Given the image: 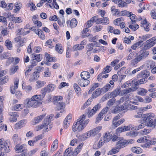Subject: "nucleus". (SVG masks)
Wrapping results in <instances>:
<instances>
[{
  "mask_svg": "<svg viewBox=\"0 0 156 156\" xmlns=\"http://www.w3.org/2000/svg\"><path fill=\"white\" fill-rule=\"evenodd\" d=\"M105 142L104 140L101 138L98 143L95 144L93 145V147L95 149H98L101 147Z\"/></svg>",
  "mask_w": 156,
  "mask_h": 156,
  "instance_id": "nucleus-27",
  "label": "nucleus"
},
{
  "mask_svg": "<svg viewBox=\"0 0 156 156\" xmlns=\"http://www.w3.org/2000/svg\"><path fill=\"white\" fill-rule=\"evenodd\" d=\"M111 87L110 85L107 83L103 88H100L102 93H105L108 91Z\"/></svg>",
  "mask_w": 156,
  "mask_h": 156,
  "instance_id": "nucleus-43",
  "label": "nucleus"
},
{
  "mask_svg": "<svg viewBox=\"0 0 156 156\" xmlns=\"http://www.w3.org/2000/svg\"><path fill=\"white\" fill-rule=\"evenodd\" d=\"M137 142L139 143H147L151 144H152L151 139L149 136H144L137 140Z\"/></svg>",
  "mask_w": 156,
  "mask_h": 156,
  "instance_id": "nucleus-13",
  "label": "nucleus"
},
{
  "mask_svg": "<svg viewBox=\"0 0 156 156\" xmlns=\"http://www.w3.org/2000/svg\"><path fill=\"white\" fill-rule=\"evenodd\" d=\"M58 147V141L57 140H55L52 144L51 150L53 152L55 151Z\"/></svg>",
  "mask_w": 156,
  "mask_h": 156,
  "instance_id": "nucleus-30",
  "label": "nucleus"
},
{
  "mask_svg": "<svg viewBox=\"0 0 156 156\" xmlns=\"http://www.w3.org/2000/svg\"><path fill=\"white\" fill-rule=\"evenodd\" d=\"M22 87L23 89L28 92H29L31 91L32 89V87L31 86L29 85L27 86L23 83L22 84Z\"/></svg>",
  "mask_w": 156,
  "mask_h": 156,
  "instance_id": "nucleus-49",
  "label": "nucleus"
},
{
  "mask_svg": "<svg viewBox=\"0 0 156 156\" xmlns=\"http://www.w3.org/2000/svg\"><path fill=\"white\" fill-rule=\"evenodd\" d=\"M145 125L148 127H154L156 126V124L154 119H152L146 122Z\"/></svg>",
  "mask_w": 156,
  "mask_h": 156,
  "instance_id": "nucleus-33",
  "label": "nucleus"
},
{
  "mask_svg": "<svg viewBox=\"0 0 156 156\" xmlns=\"http://www.w3.org/2000/svg\"><path fill=\"white\" fill-rule=\"evenodd\" d=\"M120 149L119 147L116 144V146L112 147V149L109 151L108 154L111 155L117 154L119 152Z\"/></svg>",
  "mask_w": 156,
  "mask_h": 156,
  "instance_id": "nucleus-29",
  "label": "nucleus"
},
{
  "mask_svg": "<svg viewBox=\"0 0 156 156\" xmlns=\"http://www.w3.org/2000/svg\"><path fill=\"white\" fill-rule=\"evenodd\" d=\"M45 55L47 60L49 62H55L56 61L55 58H53V57H51V56L48 53H45Z\"/></svg>",
  "mask_w": 156,
  "mask_h": 156,
  "instance_id": "nucleus-46",
  "label": "nucleus"
},
{
  "mask_svg": "<svg viewBox=\"0 0 156 156\" xmlns=\"http://www.w3.org/2000/svg\"><path fill=\"white\" fill-rule=\"evenodd\" d=\"M152 36L151 34H146L142 36H139V39L140 41L139 42H141V44L144 41H145L147 38L151 37Z\"/></svg>",
  "mask_w": 156,
  "mask_h": 156,
  "instance_id": "nucleus-38",
  "label": "nucleus"
},
{
  "mask_svg": "<svg viewBox=\"0 0 156 156\" xmlns=\"http://www.w3.org/2000/svg\"><path fill=\"white\" fill-rule=\"evenodd\" d=\"M132 80H130L124 83L121 86V87L123 88L126 87H129L131 85Z\"/></svg>",
  "mask_w": 156,
  "mask_h": 156,
  "instance_id": "nucleus-62",
  "label": "nucleus"
},
{
  "mask_svg": "<svg viewBox=\"0 0 156 156\" xmlns=\"http://www.w3.org/2000/svg\"><path fill=\"white\" fill-rule=\"evenodd\" d=\"M24 105L25 106L28 108L31 107L33 108L37 107L31 97L26 99L24 101Z\"/></svg>",
  "mask_w": 156,
  "mask_h": 156,
  "instance_id": "nucleus-11",
  "label": "nucleus"
},
{
  "mask_svg": "<svg viewBox=\"0 0 156 156\" xmlns=\"http://www.w3.org/2000/svg\"><path fill=\"white\" fill-rule=\"evenodd\" d=\"M45 95L42 94H36L32 96L31 98L37 107L42 104L43 100Z\"/></svg>",
  "mask_w": 156,
  "mask_h": 156,
  "instance_id": "nucleus-7",
  "label": "nucleus"
},
{
  "mask_svg": "<svg viewBox=\"0 0 156 156\" xmlns=\"http://www.w3.org/2000/svg\"><path fill=\"white\" fill-rule=\"evenodd\" d=\"M9 143L8 140L5 141L3 138L0 139V156H6L4 153L9 151Z\"/></svg>",
  "mask_w": 156,
  "mask_h": 156,
  "instance_id": "nucleus-4",
  "label": "nucleus"
},
{
  "mask_svg": "<svg viewBox=\"0 0 156 156\" xmlns=\"http://www.w3.org/2000/svg\"><path fill=\"white\" fill-rule=\"evenodd\" d=\"M12 20L15 23H20L22 22L23 21V19L20 17H15L14 16Z\"/></svg>",
  "mask_w": 156,
  "mask_h": 156,
  "instance_id": "nucleus-48",
  "label": "nucleus"
},
{
  "mask_svg": "<svg viewBox=\"0 0 156 156\" xmlns=\"http://www.w3.org/2000/svg\"><path fill=\"white\" fill-rule=\"evenodd\" d=\"M148 54L149 53L148 51L142 50L137 53L136 55H135L134 53H130L127 57L126 59L128 60H130L135 57V58L131 61V64L133 66H135L139 62L146 58Z\"/></svg>",
  "mask_w": 156,
  "mask_h": 156,
  "instance_id": "nucleus-1",
  "label": "nucleus"
},
{
  "mask_svg": "<svg viewBox=\"0 0 156 156\" xmlns=\"http://www.w3.org/2000/svg\"><path fill=\"white\" fill-rule=\"evenodd\" d=\"M32 56L33 58L34 59V60H35L37 62H39L41 60V58L40 57V55H35L34 54H33Z\"/></svg>",
  "mask_w": 156,
  "mask_h": 156,
  "instance_id": "nucleus-61",
  "label": "nucleus"
},
{
  "mask_svg": "<svg viewBox=\"0 0 156 156\" xmlns=\"http://www.w3.org/2000/svg\"><path fill=\"white\" fill-rule=\"evenodd\" d=\"M99 84L98 83H94L92 84L91 85L90 89L88 91V94H91L94 90L99 86Z\"/></svg>",
  "mask_w": 156,
  "mask_h": 156,
  "instance_id": "nucleus-42",
  "label": "nucleus"
},
{
  "mask_svg": "<svg viewBox=\"0 0 156 156\" xmlns=\"http://www.w3.org/2000/svg\"><path fill=\"white\" fill-rule=\"evenodd\" d=\"M36 86L38 88L43 87L46 84V82L44 81H41L39 80L37 81L36 82Z\"/></svg>",
  "mask_w": 156,
  "mask_h": 156,
  "instance_id": "nucleus-54",
  "label": "nucleus"
},
{
  "mask_svg": "<svg viewBox=\"0 0 156 156\" xmlns=\"http://www.w3.org/2000/svg\"><path fill=\"white\" fill-rule=\"evenodd\" d=\"M36 17L35 16H34L33 17L32 20L34 23L35 25H36L38 27H41L42 25V23L38 20H36Z\"/></svg>",
  "mask_w": 156,
  "mask_h": 156,
  "instance_id": "nucleus-50",
  "label": "nucleus"
},
{
  "mask_svg": "<svg viewBox=\"0 0 156 156\" xmlns=\"http://www.w3.org/2000/svg\"><path fill=\"white\" fill-rule=\"evenodd\" d=\"M15 150L17 153L23 152L20 155L21 156H25L27 149L26 145L24 144H18L15 148Z\"/></svg>",
  "mask_w": 156,
  "mask_h": 156,
  "instance_id": "nucleus-10",
  "label": "nucleus"
},
{
  "mask_svg": "<svg viewBox=\"0 0 156 156\" xmlns=\"http://www.w3.org/2000/svg\"><path fill=\"white\" fill-rule=\"evenodd\" d=\"M73 87L77 94L78 95L80 94L81 89L79 86L77 84L74 83Z\"/></svg>",
  "mask_w": 156,
  "mask_h": 156,
  "instance_id": "nucleus-52",
  "label": "nucleus"
},
{
  "mask_svg": "<svg viewBox=\"0 0 156 156\" xmlns=\"http://www.w3.org/2000/svg\"><path fill=\"white\" fill-rule=\"evenodd\" d=\"M81 79L87 80L90 78V75L89 72L87 71L82 72L81 73Z\"/></svg>",
  "mask_w": 156,
  "mask_h": 156,
  "instance_id": "nucleus-36",
  "label": "nucleus"
},
{
  "mask_svg": "<svg viewBox=\"0 0 156 156\" xmlns=\"http://www.w3.org/2000/svg\"><path fill=\"white\" fill-rule=\"evenodd\" d=\"M27 123L26 120H22L17 122L15 125L14 128L16 129H20L24 126Z\"/></svg>",
  "mask_w": 156,
  "mask_h": 156,
  "instance_id": "nucleus-18",
  "label": "nucleus"
},
{
  "mask_svg": "<svg viewBox=\"0 0 156 156\" xmlns=\"http://www.w3.org/2000/svg\"><path fill=\"white\" fill-rule=\"evenodd\" d=\"M77 23V20L75 19H73L70 22V26L71 27H74L76 26Z\"/></svg>",
  "mask_w": 156,
  "mask_h": 156,
  "instance_id": "nucleus-57",
  "label": "nucleus"
},
{
  "mask_svg": "<svg viewBox=\"0 0 156 156\" xmlns=\"http://www.w3.org/2000/svg\"><path fill=\"white\" fill-rule=\"evenodd\" d=\"M15 41L18 42V45L20 46H22L24 42L26 39L25 38H21L20 37H18L15 39Z\"/></svg>",
  "mask_w": 156,
  "mask_h": 156,
  "instance_id": "nucleus-34",
  "label": "nucleus"
},
{
  "mask_svg": "<svg viewBox=\"0 0 156 156\" xmlns=\"http://www.w3.org/2000/svg\"><path fill=\"white\" fill-rule=\"evenodd\" d=\"M86 115H83L80 117L76 122H74L72 127L73 131L80 132L84 128L89 121V119H86Z\"/></svg>",
  "mask_w": 156,
  "mask_h": 156,
  "instance_id": "nucleus-2",
  "label": "nucleus"
},
{
  "mask_svg": "<svg viewBox=\"0 0 156 156\" xmlns=\"http://www.w3.org/2000/svg\"><path fill=\"white\" fill-rule=\"evenodd\" d=\"M84 145V143L82 142L75 149L73 153V156H76L81 151Z\"/></svg>",
  "mask_w": 156,
  "mask_h": 156,
  "instance_id": "nucleus-22",
  "label": "nucleus"
},
{
  "mask_svg": "<svg viewBox=\"0 0 156 156\" xmlns=\"http://www.w3.org/2000/svg\"><path fill=\"white\" fill-rule=\"evenodd\" d=\"M90 136H91L89 131L85 132L80 136H79L78 138L82 141H84L87 140Z\"/></svg>",
  "mask_w": 156,
  "mask_h": 156,
  "instance_id": "nucleus-20",
  "label": "nucleus"
},
{
  "mask_svg": "<svg viewBox=\"0 0 156 156\" xmlns=\"http://www.w3.org/2000/svg\"><path fill=\"white\" fill-rule=\"evenodd\" d=\"M9 80V78L7 76H5L1 80L0 83L2 85L7 83Z\"/></svg>",
  "mask_w": 156,
  "mask_h": 156,
  "instance_id": "nucleus-63",
  "label": "nucleus"
},
{
  "mask_svg": "<svg viewBox=\"0 0 156 156\" xmlns=\"http://www.w3.org/2000/svg\"><path fill=\"white\" fill-rule=\"evenodd\" d=\"M94 47V44L92 43L89 44L87 46V51L86 53L88 55H90L92 53L93 48Z\"/></svg>",
  "mask_w": 156,
  "mask_h": 156,
  "instance_id": "nucleus-31",
  "label": "nucleus"
},
{
  "mask_svg": "<svg viewBox=\"0 0 156 156\" xmlns=\"http://www.w3.org/2000/svg\"><path fill=\"white\" fill-rule=\"evenodd\" d=\"M82 35L84 37L89 36L90 35L89 29L87 28H86L83 29L82 32Z\"/></svg>",
  "mask_w": 156,
  "mask_h": 156,
  "instance_id": "nucleus-51",
  "label": "nucleus"
},
{
  "mask_svg": "<svg viewBox=\"0 0 156 156\" xmlns=\"http://www.w3.org/2000/svg\"><path fill=\"white\" fill-rule=\"evenodd\" d=\"M102 93L100 88L97 89L95 92H93L92 95V97L93 98H95L99 96L100 94Z\"/></svg>",
  "mask_w": 156,
  "mask_h": 156,
  "instance_id": "nucleus-40",
  "label": "nucleus"
},
{
  "mask_svg": "<svg viewBox=\"0 0 156 156\" xmlns=\"http://www.w3.org/2000/svg\"><path fill=\"white\" fill-rule=\"evenodd\" d=\"M131 150L133 152L136 154H140L142 152V149L138 147H132L131 149Z\"/></svg>",
  "mask_w": 156,
  "mask_h": 156,
  "instance_id": "nucleus-37",
  "label": "nucleus"
},
{
  "mask_svg": "<svg viewBox=\"0 0 156 156\" xmlns=\"http://www.w3.org/2000/svg\"><path fill=\"white\" fill-rule=\"evenodd\" d=\"M147 92V90L143 88H140L138 90L137 94L139 95L143 96L146 95Z\"/></svg>",
  "mask_w": 156,
  "mask_h": 156,
  "instance_id": "nucleus-35",
  "label": "nucleus"
},
{
  "mask_svg": "<svg viewBox=\"0 0 156 156\" xmlns=\"http://www.w3.org/2000/svg\"><path fill=\"white\" fill-rule=\"evenodd\" d=\"M155 116L156 115L154 113L150 112L143 114V118L145 122H146L155 118Z\"/></svg>",
  "mask_w": 156,
  "mask_h": 156,
  "instance_id": "nucleus-14",
  "label": "nucleus"
},
{
  "mask_svg": "<svg viewBox=\"0 0 156 156\" xmlns=\"http://www.w3.org/2000/svg\"><path fill=\"white\" fill-rule=\"evenodd\" d=\"M120 93H121L120 89L119 87H117L116 89L112 92H109L108 94L110 98H115V97H117Z\"/></svg>",
  "mask_w": 156,
  "mask_h": 156,
  "instance_id": "nucleus-17",
  "label": "nucleus"
},
{
  "mask_svg": "<svg viewBox=\"0 0 156 156\" xmlns=\"http://www.w3.org/2000/svg\"><path fill=\"white\" fill-rule=\"evenodd\" d=\"M137 89V88L136 87L125 89L122 90L121 91V96L124 95L125 94H127L131 92H133L136 90Z\"/></svg>",
  "mask_w": 156,
  "mask_h": 156,
  "instance_id": "nucleus-19",
  "label": "nucleus"
},
{
  "mask_svg": "<svg viewBox=\"0 0 156 156\" xmlns=\"http://www.w3.org/2000/svg\"><path fill=\"white\" fill-rule=\"evenodd\" d=\"M51 75V72L50 71L48 68H47L44 69V72L43 73V75L44 77H49Z\"/></svg>",
  "mask_w": 156,
  "mask_h": 156,
  "instance_id": "nucleus-45",
  "label": "nucleus"
},
{
  "mask_svg": "<svg viewBox=\"0 0 156 156\" xmlns=\"http://www.w3.org/2000/svg\"><path fill=\"white\" fill-rule=\"evenodd\" d=\"M9 115L10 116L9 118L10 122H13L16 121V118L18 116L17 113L10 112L9 113Z\"/></svg>",
  "mask_w": 156,
  "mask_h": 156,
  "instance_id": "nucleus-24",
  "label": "nucleus"
},
{
  "mask_svg": "<svg viewBox=\"0 0 156 156\" xmlns=\"http://www.w3.org/2000/svg\"><path fill=\"white\" fill-rule=\"evenodd\" d=\"M102 128V126H98L97 127L94 128L89 131L91 136H95L100 131Z\"/></svg>",
  "mask_w": 156,
  "mask_h": 156,
  "instance_id": "nucleus-16",
  "label": "nucleus"
},
{
  "mask_svg": "<svg viewBox=\"0 0 156 156\" xmlns=\"http://www.w3.org/2000/svg\"><path fill=\"white\" fill-rule=\"evenodd\" d=\"M91 99H88L87 101L85 102L81 107L82 109H84L87 107L91 104Z\"/></svg>",
  "mask_w": 156,
  "mask_h": 156,
  "instance_id": "nucleus-56",
  "label": "nucleus"
},
{
  "mask_svg": "<svg viewBox=\"0 0 156 156\" xmlns=\"http://www.w3.org/2000/svg\"><path fill=\"white\" fill-rule=\"evenodd\" d=\"M116 144L120 149L124 147L126 144H127V142L126 140H121L118 141Z\"/></svg>",
  "mask_w": 156,
  "mask_h": 156,
  "instance_id": "nucleus-32",
  "label": "nucleus"
},
{
  "mask_svg": "<svg viewBox=\"0 0 156 156\" xmlns=\"http://www.w3.org/2000/svg\"><path fill=\"white\" fill-rule=\"evenodd\" d=\"M56 87V85L53 83L48 84L47 86L41 90V93L43 95L46 94L47 92L50 93L53 91Z\"/></svg>",
  "mask_w": 156,
  "mask_h": 156,
  "instance_id": "nucleus-9",
  "label": "nucleus"
},
{
  "mask_svg": "<svg viewBox=\"0 0 156 156\" xmlns=\"http://www.w3.org/2000/svg\"><path fill=\"white\" fill-rule=\"evenodd\" d=\"M112 137V134L110 133H106L101 138L105 142H107L111 139Z\"/></svg>",
  "mask_w": 156,
  "mask_h": 156,
  "instance_id": "nucleus-28",
  "label": "nucleus"
},
{
  "mask_svg": "<svg viewBox=\"0 0 156 156\" xmlns=\"http://www.w3.org/2000/svg\"><path fill=\"white\" fill-rule=\"evenodd\" d=\"M141 42H138L134 44L131 47V48L133 50H135L141 46Z\"/></svg>",
  "mask_w": 156,
  "mask_h": 156,
  "instance_id": "nucleus-59",
  "label": "nucleus"
},
{
  "mask_svg": "<svg viewBox=\"0 0 156 156\" xmlns=\"http://www.w3.org/2000/svg\"><path fill=\"white\" fill-rule=\"evenodd\" d=\"M78 83L80 86L85 87L90 83V81L88 80L81 79L78 80Z\"/></svg>",
  "mask_w": 156,
  "mask_h": 156,
  "instance_id": "nucleus-23",
  "label": "nucleus"
},
{
  "mask_svg": "<svg viewBox=\"0 0 156 156\" xmlns=\"http://www.w3.org/2000/svg\"><path fill=\"white\" fill-rule=\"evenodd\" d=\"M56 51L59 54H62L63 51L62 46L61 44H56L55 46Z\"/></svg>",
  "mask_w": 156,
  "mask_h": 156,
  "instance_id": "nucleus-44",
  "label": "nucleus"
},
{
  "mask_svg": "<svg viewBox=\"0 0 156 156\" xmlns=\"http://www.w3.org/2000/svg\"><path fill=\"white\" fill-rule=\"evenodd\" d=\"M36 72H34L31 75L29 79V81L30 82H33L36 80L39 76L38 74H37Z\"/></svg>",
  "mask_w": 156,
  "mask_h": 156,
  "instance_id": "nucleus-39",
  "label": "nucleus"
},
{
  "mask_svg": "<svg viewBox=\"0 0 156 156\" xmlns=\"http://www.w3.org/2000/svg\"><path fill=\"white\" fill-rule=\"evenodd\" d=\"M19 69V66H14L13 67L11 68L9 73L10 75H13L17 70Z\"/></svg>",
  "mask_w": 156,
  "mask_h": 156,
  "instance_id": "nucleus-47",
  "label": "nucleus"
},
{
  "mask_svg": "<svg viewBox=\"0 0 156 156\" xmlns=\"http://www.w3.org/2000/svg\"><path fill=\"white\" fill-rule=\"evenodd\" d=\"M115 102V98H112L108 101L107 105L109 106V108L111 106L113 105Z\"/></svg>",
  "mask_w": 156,
  "mask_h": 156,
  "instance_id": "nucleus-60",
  "label": "nucleus"
},
{
  "mask_svg": "<svg viewBox=\"0 0 156 156\" xmlns=\"http://www.w3.org/2000/svg\"><path fill=\"white\" fill-rule=\"evenodd\" d=\"M5 44L8 49L9 50L11 49L12 47V44L10 41L8 40H6L5 41Z\"/></svg>",
  "mask_w": 156,
  "mask_h": 156,
  "instance_id": "nucleus-58",
  "label": "nucleus"
},
{
  "mask_svg": "<svg viewBox=\"0 0 156 156\" xmlns=\"http://www.w3.org/2000/svg\"><path fill=\"white\" fill-rule=\"evenodd\" d=\"M34 31L35 33L37 35L38 37L41 39H45V36L42 30L40 29H38L34 30Z\"/></svg>",
  "mask_w": 156,
  "mask_h": 156,
  "instance_id": "nucleus-21",
  "label": "nucleus"
},
{
  "mask_svg": "<svg viewBox=\"0 0 156 156\" xmlns=\"http://www.w3.org/2000/svg\"><path fill=\"white\" fill-rule=\"evenodd\" d=\"M150 14L152 18L156 20V9L152 10Z\"/></svg>",
  "mask_w": 156,
  "mask_h": 156,
  "instance_id": "nucleus-64",
  "label": "nucleus"
},
{
  "mask_svg": "<svg viewBox=\"0 0 156 156\" xmlns=\"http://www.w3.org/2000/svg\"><path fill=\"white\" fill-rule=\"evenodd\" d=\"M54 115L50 114L47 116L44 119L43 123L41 125H39L35 127V130L38 131L43 129L44 131H48L49 129L52 127V126L50 124V122L53 119Z\"/></svg>",
  "mask_w": 156,
  "mask_h": 156,
  "instance_id": "nucleus-3",
  "label": "nucleus"
},
{
  "mask_svg": "<svg viewBox=\"0 0 156 156\" xmlns=\"http://www.w3.org/2000/svg\"><path fill=\"white\" fill-rule=\"evenodd\" d=\"M46 115V114H44L34 117L31 122V124L33 125H35L39 123L41 121Z\"/></svg>",
  "mask_w": 156,
  "mask_h": 156,
  "instance_id": "nucleus-12",
  "label": "nucleus"
},
{
  "mask_svg": "<svg viewBox=\"0 0 156 156\" xmlns=\"http://www.w3.org/2000/svg\"><path fill=\"white\" fill-rule=\"evenodd\" d=\"M19 79H17L15 80L14 82V85L10 87V91L12 94H15L16 89L18 88V87Z\"/></svg>",
  "mask_w": 156,
  "mask_h": 156,
  "instance_id": "nucleus-25",
  "label": "nucleus"
},
{
  "mask_svg": "<svg viewBox=\"0 0 156 156\" xmlns=\"http://www.w3.org/2000/svg\"><path fill=\"white\" fill-rule=\"evenodd\" d=\"M152 108V106L150 105H147L146 106L141 107L140 108V111L145 112L147 111L149 109H151Z\"/></svg>",
  "mask_w": 156,
  "mask_h": 156,
  "instance_id": "nucleus-55",
  "label": "nucleus"
},
{
  "mask_svg": "<svg viewBox=\"0 0 156 156\" xmlns=\"http://www.w3.org/2000/svg\"><path fill=\"white\" fill-rule=\"evenodd\" d=\"M22 105L16 104L14 105L12 107V109L13 110L18 111H20L22 108Z\"/></svg>",
  "mask_w": 156,
  "mask_h": 156,
  "instance_id": "nucleus-53",
  "label": "nucleus"
},
{
  "mask_svg": "<svg viewBox=\"0 0 156 156\" xmlns=\"http://www.w3.org/2000/svg\"><path fill=\"white\" fill-rule=\"evenodd\" d=\"M129 105L127 102H125L122 105L116 106L114 109L111 111V112L117 114L121 111L126 110L128 108Z\"/></svg>",
  "mask_w": 156,
  "mask_h": 156,
  "instance_id": "nucleus-5",
  "label": "nucleus"
},
{
  "mask_svg": "<svg viewBox=\"0 0 156 156\" xmlns=\"http://www.w3.org/2000/svg\"><path fill=\"white\" fill-rule=\"evenodd\" d=\"M156 44V36L152 37L144 42V47L145 49H148Z\"/></svg>",
  "mask_w": 156,
  "mask_h": 156,
  "instance_id": "nucleus-8",
  "label": "nucleus"
},
{
  "mask_svg": "<svg viewBox=\"0 0 156 156\" xmlns=\"http://www.w3.org/2000/svg\"><path fill=\"white\" fill-rule=\"evenodd\" d=\"M72 119V115L69 114L67 115L63 122V127L64 129H67L69 126Z\"/></svg>",
  "mask_w": 156,
  "mask_h": 156,
  "instance_id": "nucleus-15",
  "label": "nucleus"
},
{
  "mask_svg": "<svg viewBox=\"0 0 156 156\" xmlns=\"http://www.w3.org/2000/svg\"><path fill=\"white\" fill-rule=\"evenodd\" d=\"M14 11L15 13H17L20 10L22 6V5L20 2H16L14 5Z\"/></svg>",
  "mask_w": 156,
  "mask_h": 156,
  "instance_id": "nucleus-26",
  "label": "nucleus"
},
{
  "mask_svg": "<svg viewBox=\"0 0 156 156\" xmlns=\"http://www.w3.org/2000/svg\"><path fill=\"white\" fill-rule=\"evenodd\" d=\"M63 98L61 96H55L53 98L52 101L54 104H57L62 100Z\"/></svg>",
  "mask_w": 156,
  "mask_h": 156,
  "instance_id": "nucleus-41",
  "label": "nucleus"
},
{
  "mask_svg": "<svg viewBox=\"0 0 156 156\" xmlns=\"http://www.w3.org/2000/svg\"><path fill=\"white\" fill-rule=\"evenodd\" d=\"M150 73L145 70L142 71L137 75V78H143L138 81L139 84H141L146 83V79L149 76Z\"/></svg>",
  "mask_w": 156,
  "mask_h": 156,
  "instance_id": "nucleus-6",
  "label": "nucleus"
}]
</instances>
